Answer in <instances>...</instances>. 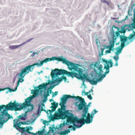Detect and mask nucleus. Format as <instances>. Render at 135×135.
<instances>
[{"label":"nucleus","instance_id":"nucleus-47","mask_svg":"<svg viewBox=\"0 0 135 135\" xmlns=\"http://www.w3.org/2000/svg\"><path fill=\"white\" fill-rule=\"evenodd\" d=\"M118 65V62H116V63L114 65V66H117Z\"/></svg>","mask_w":135,"mask_h":135},{"label":"nucleus","instance_id":"nucleus-2","mask_svg":"<svg viewBox=\"0 0 135 135\" xmlns=\"http://www.w3.org/2000/svg\"><path fill=\"white\" fill-rule=\"evenodd\" d=\"M76 68L72 69L74 71L72 72H69L67 70L62 69H55L52 70L51 73V75L52 78L58 76L59 75H66L68 77H71L72 78L75 77L78 79H80L81 80L86 79V76L85 74H83V76L82 72L83 69L78 66H79L78 64H76Z\"/></svg>","mask_w":135,"mask_h":135},{"label":"nucleus","instance_id":"nucleus-37","mask_svg":"<svg viewBox=\"0 0 135 135\" xmlns=\"http://www.w3.org/2000/svg\"><path fill=\"white\" fill-rule=\"evenodd\" d=\"M36 53H37V55H38V53L37 52H35V53H34V52H33L32 54L31 55V56H32V57H33V56H35V54H36Z\"/></svg>","mask_w":135,"mask_h":135},{"label":"nucleus","instance_id":"nucleus-59","mask_svg":"<svg viewBox=\"0 0 135 135\" xmlns=\"http://www.w3.org/2000/svg\"><path fill=\"white\" fill-rule=\"evenodd\" d=\"M55 126L54 124L53 125L52 127H54Z\"/></svg>","mask_w":135,"mask_h":135},{"label":"nucleus","instance_id":"nucleus-34","mask_svg":"<svg viewBox=\"0 0 135 135\" xmlns=\"http://www.w3.org/2000/svg\"><path fill=\"white\" fill-rule=\"evenodd\" d=\"M93 111L94 112L92 113V115H90V117L91 116H92V117H93L94 116H93V115L94 114H95L96 113H97L98 112V111H96L95 109H94Z\"/></svg>","mask_w":135,"mask_h":135},{"label":"nucleus","instance_id":"nucleus-61","mask_svg":"<svg viewBox=\"0 0 135 135\" xmlns=\"http://www.w3.org/2000/svg\"><path fill=\"white\" fill-rule=\"evenodd\" d=\"M2 128V127H0V129H1Z\"/></svg>","mask_w":135,"mask_h":135},{"label":"nucleus","instance_id":"nucleus-10","mask_svg":"<svg viewBox=\"0 0 135 135\" xmlns=\"http://www.w3.org/2000/svg\"><path fill=\"white\" fill-rule=\"evenodd\" d=\"M3 114L0 115V127H3L5 123H7L8 120V113L7 110L4 111Z\"/></svg>","mask_w":135,"mask_h":135},{"label":"nucleus","instance_id":"nucleus-24","mask_svg":"<svg viewBox=\"0 0 135 135\" xmlns=\"http://www.w3.org/2000/svg\"><path fill=\"white\" fill-rule=\"evenodd\" d=\"M133 23L132 24V25L133 26V27L134 28V29H135V8L134 10V12L133 13Z\"/></svg>","mask_w":135,"mask_h":135},{"label":"nucleus","instance_id":"nucleus-11","mask_svg":"<svg viewBox=\"0 0 135 135\" xmlns=\"http://www.w3.org/2000/svg\"><path fill=\"white\" fill-rule=\"evenodd\" d=\"M20 105L18 103H16V100L14 101L13 103L12 102V101L9 102V110L15 111H20L22 109V107L21 105L19 107H17Z\"/></svg>","mask_w":135,"mask_h":135},{"label":"nucleus","instance_id":"nucleus-62","mask_svg":"<svg viewBox=\"0 0 135 135\" xmlns=\"http://www.w3.org/2000/svg\"><path fill=\"white\" fill-rule=\"evenodd\" d=\"M7 99H9L8 98H7Z\"/></svg>","mask_w":135,"mask_h":135},{"label":"nucleus","instance_id":"nucleus-28","mask_svg":"<svg viewBox=\"0 0 135 135\" xmlns=\"http://www.w3.org/2000/svg\"><path fill=\"white\" fill-rule=\"evenodd\" d=\"M125 46V43L121 42L120 44V46H119V47L122 50L123 49L124 47Z\"/></svg>","mask_w":135,"mask_h":135},{"label":"nucleus","instance_id":"nucleus-3","mask_svg":"<svg viewBox=\"0 0 135 135\" xmlns=\"http://www.w3.org/2000/svg\"><path fill=\"white\" fill-rule=\"evenodd\" d=\"M79 101L80 102L78 106V109L81 110H82L84 108V109L82 111V118L80 119L78 118V119H83L84 121L83 123L84 124H83L82 125L81 124H78V125L76 124L77 125H76V126L82 127L85 123L86 124H88L91 122L93 120V117H92V116L90 117V114L89 113H87L89 109L88 107V106L85 105L86 103L85 102L84 99L82 98Z\"/></svg>","mask_w":135,"mask_h":135},{"label":"nucleus","instance_id":"nucleus-53","mask_svg":"<svg viewBox=\"0 0 135 135\" xmlns=\"http://www.w3.org/2000/svg\"><path fill=\"white\" fill-rule=\"evenodd\" d=\"M133 32L134 33V36H135V32L134 31V30H133Z\"/></svg>","mask_w":135,"mask_h":135},{"label":"nucleus","instance_id":"nucleus-8","mask_svg":"<svg viewBox=\"0 0 135 135\" xmlns=\"http://www.w3.org/2000/svg\"><path fill=\"white\" fill-rule=\"evenodd\" d=\"M100 62L98 64V62H96L94 64V71L96 74V75H98V76L99 77L98 78H101L103 74L102 73H103V71L102 68L103 66L101 64H99ZM94 77L92 80H93L94 78H98L97 77Z\"/></svg>","mask_w":135,"mask_h":135},{"label":"nucleus","instance_id":"nucleus-60","mask_svg":"<svg viewBox=\"0 0 135 135\" xmlns=\"http://www.w3.org/2000/svg\"><path fill=\"white\" fill-rule=\"evenodd\" d=\"M30 52V53H32V51H31Z\"/></svg>","mask_w":135,"mask_h":135},{"label":"nucleus","instance_id":"nucleus-43","mask_svg":"<svg viewBox=\"0 0 135 135\" xmlns=\"http://www.w3.org/2000/svg\"><path fill=\"white\" fill-rule=\"evenodd\" d=\"M101 1L103 3H105L107 1L106 0H101Z\"/></svg>","mask_w":135,"mask_h":135},{"label":"nucleus","instance_id":"nucleus-33","mask_svg":"<svg viewBox=\"0 0 135 135\" xmlns=\"http://www.w3.org/2000/svg\"><path fill=\"white\" fill-rule=\"evenodd\" d=\"M44 100H43V102H44L47 100V97L45 96V94H44Z\"/></svg>","mask_w":135,"mask_h":135},{"label":"nucleus","instance_id":"nucleus-15","mask_svg":"<svg viewBox=\"0 0 135 135\" xmlns=\"http://www.w3.org/2000/svg\"><path fill=\"white\" fill-rule=\"evenodd\" d=\"M7 110L8 111V103L6 105L2 104L0 105V115L3 114V113L4 111Z\"/></svg>","mask_w":135,"mask_h":135},{"label":"nucleus","instance_id":"nucleus-21","mask_svg":"<svg viewBox=\"0 0 135 135\" xmlns=\"http://www.w3.org/2000/svg\"><path fill=\"white\" fill-rule=\"evenodd\" d=\"M69 99L70 98H72L75 99L76 100H79L81 99L82 98L79 96H71L70 95H68Z\"/></svg>","mask_w":135,"mask_h":135},{"label":"nucleus","instance_id":"nucleus-41","mask_svg":"<svg viewBox=\"0 0 135 135\" xmlns=\"http://www.w3.org/2000/svg\"><path fill=\"white\" fill-rule=\"evenodd\" d=\"M133 41V40H131L129 42H127L126 43V45H128L129 44H130L131 42Z\"/></svg>","mask_w":135,"mask_h":135},{"label":"nucleus","instance_id":"nucleus-36","mask_svg":"<svg viewBox=\"0 0 135 135\" xmlns=\"http://www.w3.org/2000/svg\"><path fill=\"white\" fill-rule=\"evenodd\" d=\"M55 109H52V110H49V111L50 113V114L51 115V114L52 113V112H53V111H55Z\"/></svg>","mask_w":135,"mask_h":135},{"label":"nucleus","instance_id":"nucleus-58","mask_svg":"<svg viewBox=\"0 0 135 135\" xmlns=\"http://www.w3.org/2000/svg\"><path fill=\"white\" fill-rule=\"evenodd\" d=\"M61 124L59 126V127H62V126H61Z\"/></svg>","mask_w":135,"mask_h":135},{"label":"nucleus","instance_id":"nucleus-4","mask_svg":"<svg viewBox=\"0 0 135 135\" xmlns=\"http://www.w3.org/2000/svg\"><path fill=\"white\" fill-rule=\"evenodd\" d=\"M115 28L117 30V31L115 32L113 31H112L113 40L112 41H110V45L106 46L107 49H109V50H107L105 51V52L107 54L111 53V51H113L114 49V43L116 41V40L118 36L120 35V33H126V30L125 29V27H123L121 28L120 30L119 28L113 25Z\"/></svg>","mask_w":135,"mask_h":135},{"label":"nucleus","instance_id":"nucleus-9","mask_svg":"<svg viewBox=\"0 0 135 135\" xmlns=\"http://www.w3.org/2000/svg\"><path fill=\"white\" fill-rule=\"evenodd\" d=\"M34 68L33 64L29 65L23 68L20 73L19 76L22 78H24L25 75L29 73V71H32Z\"/></svg>","mask_w":135,"mask_h":135},{"label":"nucleus","instance_id":"nucleus-40","mask_svg":"<svg viewBox=\"0 0 135 135\" xmlns=\"http://www.w3.org/2000/svg\"><path fill=\"white\" fill-rule=\"evenodd\" d=\"M48 123L47 122V121L45 120L43 122V123L45 125V126L44 127H45V126L46 125V124L47 123Z\"/></svg>","mask_w":135,"mask_h":135},{"label":"nucleus","instance_id":"nucleus-12","mask_svg":"<svg viewBox=\"0 0 135 135\" xmlns=\"http://www.w3.org/2000/svg\"><path fill=\"white\" fill-rule=\"evenodd\" d=\"M31 98L30 97L27 98L25 99V102L21 105V107H22V109L23 108L30 106V107L28 108L27 111H32L34 108V106L31 104Z\"/></svg>","mask_w":135,"mask_h":135},{"label":"nucleus","instance_id":"nucleus-48","mask_svg":"<svg viewBox=\"0 0 135 135\" xmlns=\"http://www.w3.org/2000/svg\"><path fill=\"white\" fill-rule=\"evenodd\" d=\"M85 95H88V92H85Z\"/></svg>","mask_w":135,"mask_h":135},{"label":"nucleus","instance_id":"nucleus-23","mask_svg":"<svg viewBox=\"0 0 135 135\" xmlns=\"http://www.w3.org/2000/svg\"><path fill=\"white\" fill-rule=\"evenodd\" d=\"M44 103H41L40 105H39V108L41 111H44L46 112V110L44 109V107H45Z\"/></svg>","mask_w":135,"mask_h":135},{"label":"nucleus","instance_id":"nucleus-7","mask_svg":"<svg viewBox=\"0 0 135 135\" xmlns=\"http://www.w3.org/2000/svg\"><path fill=\"white\" fill-rule=\"evenodd\" d=\"M52 60H55L58 61H62L63 63L65 64L68 66V68L69 70H71L74 68H76V64L73 62H69L66 60L65 59L60 57H52Z\"/></svg>","mask_w":135,"mask_h":135},{"label":"nucleus","instance_id":"nucleus-52","mask_svg":"<svg viewBox=\"0 0 135 135\" xmlns=\"http://www.w3.org/2000/svg\"><path fill=\"white\" fill-rule=\"evenodd\" d=\"M11 118V116L9 114V119Z\"/></svg>","mask_w":135,"mask_h":135},{"label":"nucleus","instance_id":"nucleus-25","mask_svg":"<svg viewBox=\"0 0 135 135\" xmlns=\"http://www.w3.org/2000/svg\"><path fill=\"white\" fill-rule=\"evenodd\" d=\"M0 89V92L4 91L5 90H7L6 92V94H8V86L6 88Z\"/></svg>","mask_w":135,"mask_h":135},{"label":"nucleus","instance_id":"nucleus-27","mask_svg":"<svg viewBox=\"0 0 135 135\" xmlns=\"http://www.w3.org/2000/svg\"><path fill=\"white\" fill-rule=\"evenodd\" d=\"M133 27V26L132 25V24L131 25H129L128 26V27L130 29V30H133V31L134 30L133 29H134V28Z\"/></svg>","mask_w":135,"mask_h":135},{"label":"nucleus","instance_id":"nucleus-55","mask_svg":"<svg viewBox=\"0 0 135 135\" xmlns=\"http://www.w3.org/2000/svg\"><path fill=\"white\" fill-rule=\"evenodd\" d=\"M96 44H97V45H98V42L97 41H96Z\"/></svg>","mask_w":135,"mask_h":135},{"label":"nucleus","instance_id":"nucleus-13","mask_svg":"<svg viewBox=\"0 0 135 135\" xmlns=\"http://www.w3.org/2000/svg\"><path fill=\"white\" fill-rule=\"evenodd\" d=\"M123 33V36L120 35H119L120 40L121 42L125 43V42L128 39L129 40H131L132 39V38H133V39H134V37H133L134 36V34L133 33L131 34L128 37L124 36V35L125 33ZM119 36V35L118 36Z\"/></svg>","mask_w":135,"mask_h":135},{"label":"nucleus","instance_id":"nucleus-1","mask_svg":"<svg viewBox=\"0 0 135 135\" xmlns=\"http://www.w3.org/2000/svg\"><path fill=\"white\" fill-rule=\"evenodd\" d=\"M59 105H60L61 108H59L57 111L58 112H56L54 114V117L52 116L51 119L52 121L54 120L55 119H56L57 118L59 119H65L66 118L67 121L68 122L72 123L73 126H69V127H77L76 125L77 124H83L84 121L83 119H78V118L76 117H74L73 114L69 112V110H66L65 106L61 103H60Z\"/></svg>","mask_w":135,"mask_h":135},{"label":"nucleus","instance_id":"nucleus-57","mask_svg":"<svg viewBox=\"0 0 135 135\" xmlns=\"http://www.w3.org/2000/svg\"><path fill=\"white\" fill-rule=\"evenodd\" d=\"M91 90H92V89H91L90 90H89V92H91Z\"/></svg>","mask_w":135,"mask_h":135},{"label":"nucleus","instance_id":"nucleus-30","mask_svg":"<svg viewBox=\"0 0 135 135\" xmlns=\"http://www.w3.org/2000/svg\"><path fill=\"white\" fill-rule=\"evenodd\" d=\"M32 92H33L34 94H36L37 92H39V90L36 89V90H31Z\"/></svg>","mask_w":135,"mask_h":135},{"label":"nucleus","instance_id":"nucleus-54","mask_svg":"<svg viewBox=\"0 0 135 135\" xmlns=\"http://www.w3.org/2000/svg\"><path fill=\"white\" fill-rule=\"evenodd\" d=\"M128 16H126V18L124 20H126L127 18H128Z\"/></svg>","mask_w":135,"mask_h":135},{"label":"nucleus","instance_id":"nucleus-49","mask_svg":"<svg viewBox=\"0 0 135 135\" xmlns=\"http://www.w3.org/2000/svg\"><path fill=\"white\" fill-rule=\"evenodd\" d=\"M107 3L108 5L109 6L110 5H109V3L108 2V1H107L106 2V3Z\"/></svg>","mask_w":135,"mask_h":135},{"label":"nucleus","instance_id":"nucleus-32","mask_svg":"<svg viewBox=\"0 0 135 135\" xmlns=\"http://www.w3.org/2000/svg\"><path fill=\"white\" fill-rule=\"evenodd\" d=\"M23 78H22L21 77V78H20L19 79L18 81L19 82L22 83L24 80L23 79Z\"/></svg>","mask_w":135,"mask_h":135},{"label":"nucleus","instance_id":"nucleus-20","mask_svg":"<svg viewBox=\"0 0 135 135\" xmlns=\"http://www.w3.org/2000/svg\"><path fill=\"white\" fill-rule=\"evenodd\" d=\"M51 104L52 105L51 106V108L52 109H54L55 110L56 108L58 107V103L54 102L53 103H52Z\"/></svg>","mask_w":135,"mask_h":135},{"label":"nucleus","instance_id":"nucleus-38","mask_svg":"<svg viewBox=\"0 0 135 135\" xmlns=\"http://www.w3.org/2000/svg\"><path fill=\"white\" fill-rule=\"evenodd\" d=\"M104 49H101V55H103V51L104 50Z\"/></svg>","mask_w":135,"mask_h":135},{"label":"nucleus","instance_id":"nucleus-29","mask_svg":"<svg viewBox=\"0 0 135 135\" xmlns=\"http://www.w3.org/2000/svg\"><path fill=\"white\" fill-rule=\"evenodd\" d=\"M17 89V87H16L14 89H11L9 88V92L11 93L12 92H14Z\"/></svg>","mask_w":135,"mask_h":135},{"label":"nucleus","instance_id":"nucleus-14","mask_svg":"<svg viewBox=\"0 0 135 135\" xmlns=\"http://www.w3.org/2000/svg\"><path fill=\"white\" fill-rule=\"evenodd\" d=\"M52 60V57L51 58H46L45 59L42 61H41L40 63H36L33 64L34 66L37 65V66L38 67H39V66H42L44 63H46L48 61H51Z\"/></svg>","mask_w":135,"mask_h":135},{"label":"nucleus","instance_id":"nucleus-35","mask_svg":"<svg viewBox=\"0 0 135 135\" xmlns=\"http://www.w3.org/2000/svg\"><path fill=\"white\" fill-rule=\"evenodd\" d=\"M88 97L89 99L90 100H91L93 98L90 94H89V95H88Z\"/></svg>","mask_w":135,"mask_h":135},{"label":"nucleus","instance_id":"nucleus-22","mask_svg":"<svg viewBox=\"0 0 135 135\" xmlns=\"http://www.w3.org/2000/svg\"><path fill=\"white\" fill-rule=\"evenodd\" d=\"M117 51L115 53V54L116 55H118L120 54L122 50L119 47H118L116 49Z\"/></svg>","mask_w":135,"mask_h":135},{"label":"nucleus","instance_id":"nucleus-31","mask_svg":"<svg viewBox=\"0 0 135 135\" xmlns=\"http://www.w3.org/2000/svg\"><path fill=\"white\" fill-rule=\"evenodd\" d=\"M133 7H131L128 10V13L130 12L132 13L133 10Z\"/></svg>","mask_w":135,"mask_h":135},{"label":"nucleus","instance_id":"nucleus-16","mask_svg":"<svg viewBox=\"0 0 135 135\" xmlns=\"http://www.w3.org/2000/svg\"><path fill=\"white\" fill-rule=\"evenodd\" d=\"M63 80H64L65 81H66V77L64 76H62L61 78H59L57 79H56L52 81H50V82H51V84L53 83L55 84L57 82L58 83L57 84H58L60 83V82H61Z\"/></svg>","mask_w":135,"mask_h":135},{"label":"nucleus","instance_id":"nucleus-5","mask_svg":"<svg viewBox=\"0 0 135 135\" xmlns=\"http://www.w3.org/2000/svg\"><path fill=\"white\" fill-rule=\"evenodd\" d=\"M103 62H105L107 64V65H105L104 68L106 69V70L101 78L98 79L94 78L93 80H91L89 79V78L86 77V80L88 81L90 84L92 85H96L98 82L101 81L103 78L105 77L106 75L109 73L110 68L112 67L113 66V63L111 59L109 61H108L104 59L103 60Z\"/></svg>","mask_w":135,"mask_h":135},{"label":"nucleus","instance_id":"nucleus-6","mask_svg":"<svg viewBox=\"0 0 135 135\" xmlns=\"http://www.w3.org/2000/svg\"><path fill=\"white\" fill-rule=\"evenodd\" d=\"M26 114L24 113L22 114L17 117L18 118L15 119L14 120V125L13 127H20L22 124V125H29L32 124L33 122L35 120L31 119L30 120H27L23 122H19L20 120H25L26 119Z\"/></svg>","mask_w":135,"mask_h":135},{"label":"nucleus","instance_id":"nucleus-44","mask_svg":"<svg viewBox=\"0 0 135 135\" xmlns=\"http://www.w3.org/2000/svg\"><path fill=\"white\" fill-rule=\"evenodd\" d=\"M128 15L130 16H132V14L131 13L129 12L128 13Z\"/></svg>","mask_w":135,"mask_h":135},{"label":"nucleus","instance_id":"nucleus-63","mask_svg":"<svg viewBox=\"0 0 135 135\" xmlns=\"http://www.w3.org/2000/svg\"><path fill=\"white\" fill-rule=\"evenodd\" d=\"M91 103H89V104H90Z\"/></svg>","mask_w":135,"mask_h":135},{"label":"nucleus","instance_id":"nucleus-19","mask_svg":"<svg viewBox=\"0 0 135 135\" xmlns=\"http://www.w3.org/2000/svg\"><path fill=\"white\" fill-rule=\"evenodd\" d=\"M51 82L50 80H49V82L48 83H46V84H45L44 83H43L42 84H41L39 85L38 86V90H39H39L43 89L44 88H46L47 86L50 84H51Z\"/></svg>","mask_w":135,"mask_h":135},{"label":"nucleus","instance_id":"nucleus-42","mask_svg":"<svg viewBox=\"0 0 135 135\" xmlns=\"http://www.w3.org/2000/svg\"><path fill=\"white\" fill-rule=\"evenodd\" d=\"M50 95V94H49V92L47 91V92L46 94V95L45 94V96L47 97L48 96H49Z\"/></svg>","mask_w":135,"mask_h":135},{"label":"nucleus","instance_id":"nucleus-51","mask_svg":"<svg viewBox=\"0 0 135 135\" xmlns=\"http://www.w3.org/2000/svg\"><path fill=\"white\" fill-rule=\"evenodd\" d=\"M7 68H8V66L6 65V70L7 72Z\"/></svg>","mask_w":135,"mask_h":135},{"label":"nucleus","instance_id":"nucleus-45","mask_svg":"<svg viewBox=\"0 0 135 135\" xmlns=\"http://www.w3.org/2000/svg\"><path fill=\"white\" fill-rule=\"evenodd\" d=\"M56 85H53V86H51L50 87V88H51V89H52L53 88H54V87Z\"/></svg>","mask_w":135,"mask_h":135},{"label":"nucleus","instance_id":"nucleus-18","mask_svg":"<svg viewBox=\"0 0 135 135\" xmlns=\"http://www.w3.org/2000/svg\"><path fill=\"white\" fill-rule=\"evenodd\" d=\"M69 99L68 95H64L63 97L61 98L60 102V103H61L63 104H65L68 99Z\"/></svg>","mask_w":135,"mask_h":135},{"label":"nucleus","instance_id":"nucleus-56","mask_svg":"<svg viewBox=\"0 0 135 135\" xmlns=\"http://www.w3.org/2000/svg\"><path fill=\"white\" fill-rule=\"evenodd\" d=\"M50 93L51 94V89L50 90Z\"/></svg>","mask_w":135,"mask_h":135},{"label":"nucleus","instance_id":"nucleus-46","mask_svg":"<svg viewBox=\"0 0 135 135\" xmlns=\"http://www.w3.org/2000/svg\"><path fill=\"white\" fill-rule=\"evenodd\" d=\"M20 83V82H19L18 81H17V86L16 87H17V88L18 87V86L20 84H19Z\"/></svg>","mask_w":135,"mask_h":135},{"label":"nucleus","instance_id":"nucleus-26","mask_svg":"<svg viewBox=\"0 0 135 135\" xmlns=\"http://www.w3.org/2000/svg\"><path fill=\"white\" fill-rule=\"evenodd\" d=\"M114 59L116 62H118V60L119 59V57L118 55L114 56L113 57Z\"/></svg>","mask_w":135,"mask_h":135},{"label":"nucleus","instance_id":"nucleus-39","mask_svg":"<svg viewBox=\"0 0 135 135\" xmlns=\"http://www.w3.org/2000/svg\"><path fill=\"white\" fill-rule=\"evenodd\" d=\"M58 94V92L57 91H55L54 93V94L53 93L52 94V97H54L56 95H57Z\"/></svg>","mask_w":135,"mask_h":135},{"label":"nucleus","instance_id":"nucleus-50","mask_svg":"<svg viewBox=\"0 0 135 135\" xmlns=\"http://www.w3.org/2000/svg\"><path fill=\"white\" fill-rule=\"evenodd\" d=\"M54 101V100L52 99H50V102H51V101Z\"/></svg>","mask_w":135,"mask_h":135},{"label":"nucleus","instance_id":"nucleus-17","mask_svg":"<svg viewBox=\"0 0 135 135\" xmlns=\"http://www.w3.org/2000/svg\"><path fill=\"white\" fill-rule=\"evenodd\" d=\"M32 39H33V38H31L30 39L27 40V41H26L25 42L22 43V44H20V45H18L11 46H9V47L10 48H11V49H15L20 46H21L24 45L27 42H28L30 41H31V40H32Z\"/></svg>","mask_w":135,"mask_h":135}]
</instances>
